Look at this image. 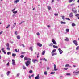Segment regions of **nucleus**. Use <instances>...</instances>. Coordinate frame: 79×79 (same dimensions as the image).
<instances>
[{
    "mask_svg": "<svg viewBox=\"0 0 79 79\" xmlns=\"http://www.w3.org/2000/svg\"><path fill=\"white\" fill-rule=\"evenodd\" d=\"M25 64L27 66H28L31 64V60H27L26 62H25Z\"/></svg>",
    "mask_w": 79,
    "mask_h": 79,
    "instance_id": "f257e3e1",
    "label": "nucleus"
},
{
    "mask_svg": "<svg viewBox=\"0 0 79 79\" xmlns=\"http://www.w3.org/2000/svg\"><path fill=\"white\" fill-rule=\"evenodd\" d=\"M73 43L75 44L76 46H77L78 45V44L77 42V41L76 40H74L73 41Z\"/></svg>",
    "mask_w": 79,
    "mask_h": 79,
    "instance_id": "f03ea898",
    "label": "nucleus"
},
{
    "mask_svg": "<svg viewBox=\"0 0 79 79\" xmlns=\"http://www.w3.org/2000/svg\"><path fill=\"white\" fill-rule=\"evenodd\" d=\"M72 11L74 13H77V10H76V8H74L73 9Z\"/></svg>",
    "mask_w": 79,
    "mask_h": 79,
    "instance_id": "7ed1b4c3",
    "label": "nucleus"
},
{
    "mask_svg": "<svg viewBox=\"0 0 79 79\" xmlns=\"http://www.w3.org/2000/svg\"><path fill=\"white\" fill-rule=\"evenodd\" d=\"M24 60L27 61H31V59L27 57H24Z\"/></svg>",
    "mask_w": 79,
    "mask_h": 79,
    "instance_id": "20e7f679",
    "label": "nucleus"
},
{
    "mask_svg": "<svg viewBox=\"0 0 79 79\" xmlns=\"http://www.w3.org/2000/svg\"><path fill=\"white\" fill-rule=\"evenodd\" d=\"M52 42H53V44L54 45H57V43H56V41H55L54 40L52 39Z\"/></svg>",
    "mask_w": 79,
    "mask_h": 79,
    "instance_id": "39448f33",
    "label": "nucleus"
},
{
    "mask_svg": "<svg viewBox=\"0 0 79 79\" xmlns=\"http://www.w3.org/2000/svg\"><path fill=\"white\" fill-rule=\"evenodd\" d=\"M58 50L60 52V54H62L63 53V51L61 49V48H59L58 49Z\"/></svg>",
    "mask_w": 79,
    "mask_h": 79,
    "instance_id": "423d86ee",
    "label": "nucleus"
},
{
    "mask_svg": "<svg viewBox=\"0 0 79 79\" xmlns=\"http://www.w3.org/2000/svg\"><path fill=\"white\" fill-rule=\"evenodd\" d=\"M69 16L70 18H72L73 16V13L72 12H71L69 15Z\"/></svg>",
    "mask_w": 79,
    "mask_h": 79,
    "instance_id": "0eeeda50",
    "label": "nucleus"
},
{
    "mask_svg": "<svg viewBox=\"0 0 79 79\" xmlns=\"http://www.w3.org/2000/svg\"><path fill=\"white\" fill-rule=\"evenodd\" d=\"M32 61L33 63H35L36 61H37V62L38 61L37 60V59H32Z\"/></svg>",
    "mask_w": 79,
    "mask_h": 79,
    "instance_id": "6e6552de",
    "label": "nucleus"
},
{
    "mask_svg": "<svg viewBox=\"0 0 79 79\" xmlns=\"http://www.w3.org/2000/svg\"><path fill=\"white\" fill-rule=\"evenodd\" d=\"M54 71H57L58 69H56V65L55 64H54Z\"/></svg>",
    "mask_w": 79,
    "mask_h": 79,
    "instance_id": "1a4fd4ad",
    "label": "nucleus"
},
{
    "mask_svg": "<svg viewBox=\"0 0 79 79\" xmlns=\"http://www.w3.org/2000/svg\"><path fill=\"white\" fill-rule=\"evenodd\" d=\"M37 45H38V46H39L40 47H42V44H41L39 43H37Z\"/></svg>",
    "mask_w": 79,
    "mask_h": 79,
    "instance_id": "9d476101",
    "label": "nucleus"
},
{
    "mask_svg": "<svg viewBox=\"0 0 79 79\" xmlns=\"http://www.w3.org/2000/svg\"><path fill=\"white\" fill-rule=\"evenodd\" d=\"M12 64L13 65H15V60L14 59H13L12 60Z\"/></svg>",
    "mask_w": 79,
    "mask_h": 79,
    "instance_id": "9b49d317",
    "label": "nucleus"
},
{
    "mask_svg": "<svg viewBox=\"0 0 79 79\" xmlns=\"http://www.w3.org/2000/svg\"><path fill=\"white\" fill-rule=\"evenodd\" d=\"M39 75L38 74L37 76L35 77V79H39Z\"/></svg>",
    "mask_w": 79,
    "mask_h": 79,
    "instance_id": "f8f14e48",
    "label": "nucleus"
},
{
    "mask_svg": "<svg viewBox=\"0 0 79 79\" xmlns=\"http://www.w3.org/2000/svg\"><path fill=\"white\" fill-rule=\"evenodd\" d=\"M10 73H11V71H8L7 72V76H8V75H9L10 74Z\"/></svg>",
    "mask_w": 79,
    "mask_h": 79,
    "instance_id": "ddd939ff",
    "label": "nucleus"
},
{
    "mask_svg": "<svg viewBox=\"0 0 79 79\" xmlns=\"http://www.w3.org/2000/svg\"><path fill=\"white\" fill-rule=\"evenodd\" d=\"M72 26L73 27H74V26H76V24H75V23H72Z\"/></svg>",
    "mask_w": 79,
    "mask_h": 79,
    "instance_id": "4468645a",
    "label": "nucleus"
},
{
    "mask_svg": "<svg viewBox=\"0 0 79 79\" xmlns=\"http://www.w3.org/2000/svg\"><path fill=\"white\" fill-rule=\"evenodd\" d=\"M55 52H56V49H54V50L52 51L51 52V53H54Z\"/></svg>",
    "mask_w": 79,
    "mask_h": 79,
    "instance_id": "2eb2a0df",
    "label": "nucleus"
},
{
    "mask_svg": "<svg viewBox=\"0 0 79 79\" xmlns=\"http://www.w3.org/2000/svg\"><path fill=\"white\" fill-rule=\"evenodd\" d=\"M48 9L49 10H51V7L50 6H47Z\"/></svg>",
    "mask_w": 79,
    "mask_h": 79,
    "instance_id": "dca6fc26",
    "label": "nucleus"
},
{
    "mask_svg": "<svg viewBox=\"0 0 79 79\" xmlns=\"http://www.w3.org/2000/svg\"><path fill=\"white\" fill-rule=\"evenodd\" d=\"M53 47L55 48H57L58 47V46H55V45H53Z\"/></svg>",
    "mask_w": 79,
    "mask_h": 79,
    "instance_id": "f3484780",
    "label": "nucleus"
},
{
    "mask_svg": "<svg viewBox=\"0 0 79 79\" xmlns=\"http://www.w3.org/2000/svg\"><path fill=\"white\" fill-rule=\"evenodd\" d=\"M45 51H44L42 52V54L43 55H44V54H45Z\"/></svg>",
    "mask_w": 79,
    "mask_h": 79,
    "instance_id": "a211bd4d",
    "label": "nucleus"
},
{
    "mask_svg": "<svg viewBox=\"0 0 79 79\" xmlns=\"http://www.w3.org/2000/svg\"><path fill=\"white\" fill-rule=\"evenodd\" d=\"M16 54H14V53L12 54V56L13 57H15L16 56Z\"/></svg>",
    "mask_w": 79,
    "mask_h": 79,
    "instance_id": "6ab92c4d",
    "label": "nucleus"
},
{
    "mask_svg": "<svg viewBox=\"0 0 79 79\" xmlns=\"http://www.w3.org/2000/svg\"><path fill=\"white\" fill-rule=\"evenodd\" d=\"M53 43H50L49 44V47H52V46H53Z\"/></svg>",
    "mask_w": 79,
    "mask_h": 79,
    "instance_id": "aec40b11",
    "label": "nucleus"
},
{
    "mask_svg": "<svg viewBox=\"0 0 79 79\" xmlns=\"http://www.w3.org/2000/svg\"><path fill=\"white\" fill-rule=\"evenodd\" d=\"M18 2H19V0H16L14 1V3H17Z\"/></svg>",
    "mask_w": 79,
    "mask_h": 79,
    "instance_id": "412c9836",
    "label": "nucleus"
},
{
    "mask_svg": "<svg viewBox=\"0 0 79 79\" xmlns=\"http://www.w3.org/2000/svg\"><path fill=\"white\" fill-rule=\"evenodd\" d=\"M57 55V53H54L52 54V56H54V55Z\"/></svg>",
    "mask_w": 79,
    "mask_h": 79,
    "instance_id": "4be33fe9",
    "label": "nucleus"
},
{
    "mask_svg": "<svg viewBox=\"0 0 79 79\" xmlns=\"http://www.w3.org/2000/svg\"><path fill=\"white\" fill-rule=\"evenodd\" d=\"M30 50H31V52H32V51H33V49H32V47H30Z\"/></svg>",
    "mask_w": 79,
    "mask_h": 79,
    "instance_id": "5701e85b",
    "label": "nucleus"
},
{
    "mask_svg": "<svg viewBox=\"0 0 79 79\" xmlns=\"http://www.w3.org/2000/svg\"><path fill=\"white\" fill-rule=\"evenodd\" d=\"M6 46L7 47H10V44H9V43H7Z\"/></svg>",
    "mask_w": 79,
    "mask_h": 79,
    "instance_id": "b1692460",
    "label": "nucleus"
},
{
    "mask_svg": "<svg viewBox=\"0 0 79 79\" xmlns=\"http://www.w3.org/2000/svg\"><path fill=\"white\" fill-rule=\"evenodd\" d=\"M17 39H18V40H19V39H20V36L19 35L17 36Z\"/></svg>",
    "mask_w": 79,
    "mask_h": 79,
    "instance_id": "393cba45",
    "label": "nucleus"
},
{
    "mask_svg": "<svg viewBox=\"0 0 79 79\" xmlns=\"http://www.w3.org/2000/svg\"><path fill=\"white\" fill-rule=\"evenodd\" d=\"M61 23V24H66V22H62V21H61L60 22Z\"/></svg>",
    "mask_w": 79,
    "mask_h": 79,
    "instance_id": "a878e982",
    "label": "nucleus"
},
{
    "mask_svg": "<svg viewBox=\"0 0 79 79\" xmlns=\"http://www.w3.org/2000/svg\"><path fill=\"white\" fill-rule=\"evenodd\" d=\"M66 32H69V29H66Z\"/></svg>",
    "mask_w": 79,
    "mask_h": 79,
    "instance_id": "bb28decb",
    "label": "nucleus"
},
{
    "mask_svg": "<svg viewBox=\"0 0 79 79\" xmlns=\"http://www.w3.org/2000/svg\"><path fill=\"white\" fill-rule=\"evenodd\" d=\"M24 55H21V56H20V57L21 58H24Z\"/></svg>",
    "mask_w": 79,
    "mask_h": 79,
    "instance_id": "cd10ccee",
    "label": "nucleus"
},
{
    "mask_svg": "<svg viewBox=\"0 0 79 79\" xmlns=\"http://www.w3.org/2000/svg\"><path fill=\"white\" fill-rule=\"evenodd\" d=\"M15 52H18L19 51V50L18 49V51L17 49H15Z\"/></svg>",
    "mask_w": 79,
    "mask_h": 79,
    "instance_id": "c85d7f7f",
    "label": "nucleus"
},
{
    "mask_svg": "<svg viewBox=\"0 0 79 79\" xmlns=\"http://www.w3.org/2000/svg\"><path fill=\"white\" fill-rule=\"evenodd\" d=\"M24 23V21H22L21 23H19V25H20L21 24H22V23Z\"/></svg>",
    "mask_w": 79,
    "mask_h": 79,
    "instance_id": "c756f323",
    "label": "nucleus"
},
{
    "mask_svg": "<svg viewBox=\"0 0 79 79\" xmlns=\"http://www.w3.org/2000/svg\"><path fill=\"white\" fill-rule=\"evenodd\" d=\"M79 49V46H77V47L76 48V50H77Z\"/></svg>",
    "mask_w": 79,
    "mask_h": 79,
    "instance_id": "7c9ffc66",
    "label": "nucleus"
},
{
    "mask_svg": "<svg viewBox=\"0 0 79 79\" xmlns=\"http://www.w3.org/2000/svg\"><path fill=\"white\" fill-rule=\"evenodd\" d=\"M65 19H66L68 20V21H70V19H69V18H66Z\"/></svg>",
    "mask_w": 79,
    "mask_h": 79,
    "instance_id": "2f4dec72",
    "label": "nucleus"
},
{
    "mask_svg": "<svg viewBox=\"0 0 79 79\" xmlns=\"http://www.w3.org/2000/svg\"><path fill=\"white\" fill-rule=\"evenodd\" d=\"M44 74L45 75H47V71H46L44 72Z\"/></svg>",
    "mask_w": 79,
    "mask_h": 79,
    "instance_id": "473e14b6",
    "label": "nucleus"
},
{
    "mask_svg": "<svg viewBox=\"0 0 79 79\" xmlns=\"http://www.w3.org/2000/svg\"><path fill=\"white\" fill-rule=\"evenodd\" d=\"M68 66H69V64H67L65 65V67H68Z\"/></svg>",
    "mask_w": 79,
    "mask_h": 79,
    "instance_id": "72a5a7b5",
    "label": "nucleus"
},
{
    "mask_svg": "<svg viewBox=\"0 0 79 79\" xmlns=\"http://www.w3.org/2000/svg\"><path fill=\"white\" fill-rule=\"evenodd\" d=\"M75 16H77V17H79V14H77L75 15Z\"/></svg>",
    "mask_w": 79,
    "mask_h": 79,
    "instance_id": "f704fd0d",
    "label": "nucleus"
},
{
    "mask_svg": "<svg viewBox=\"0 0 79 79\" xmlns=\"http://www.w3.org/2000/svg\"><path fill=\"white\" fill-rule=\"evenodd\" d=\"M29 73H33L32 70H31L29 71Z\"/></svg>",
    "mask_w": 79,
    "mask_h": 79,
    "instance_id": "c9c22d12",
    "label": "nucleus"
},
{
    "mask_svg": "<svg viewBox=\"0 0 79 79\" xmlns=\"http://www.w3.org/2000/svg\"><path fill=\"white\" fill-rule=\"evenodd\" d=\"M72 1H73V0H69V3H71V2H72Z\"/></svg>",
    "mask_w": 79,
    "mask_h": 79,
    "instance_id": "e433bc0d",
    "label": "nucleus"
},
{
    "mask_svg": "<svg viewBox=\"0 0 79 79\" xmlns=\"http://www.w3.org/2000/svg\"><path fill=\"white\" fill-rule=\"evenodd\" d=\"M55 72H52L50 74H55Z\"/></svg>",
    "mask_w": 79,
    "mask_h": 79,
    "instance_id": "4c0bfd02",
    "label": "nucleus"
},
{
    "mask_svg": "<svg viewBox=\"0 0 79 79\" xmlns=\"http://www.w3.org/2000/svg\"><path fill=\"white\" fill-rule=\"evenodd\" d=\"M66 41H69V39H68V38H66Z\"/></svg>",
    "mask_w": 79,
    "mask_h": 79,
    "instance_id": "58836bf2",
    "label": "nucleus"
},
{
    "mask_svg": "<svg viewBox=\"0 0 79 79\" xmlns=\"http://www.w3.org/2000/svg\"><path fill=\"white\" fill-rule=\"evenodd\" d=\"M7 55H9L11 54V52H7Z\"/></svg>",
    "mask_w": 79,
    "mask_h": 79,
    "instance_id": "ea45409f",
    "label": "nucleus"
},
{
    "mask_svg": "<svg viewBox=\"0 0 79 79\" xmlns=\"http://www.w3.org/2000/svg\"><path fill=\"white\" fill-rule=\"evenodd\" d=\"M54 15L56 16H58V14H54Z\"/></svg>",
    "mask_w": 79,
    "mask_h": 79,
    "instance_id": "a19ab883",
    "label": "nucleus"
},
{
    "mask_svg": "<svg viewBox=\"0 0 79 79\" xmlns=\"http://www.w3.org/2000/svg\"><path fill=\"white\" fill-rule=\"evenodd\" d=\"M7 50H10V48L9 47H8L7 48H6Z\"/></svg>",
    "mask_w": 79,
    "mask_h": 79,
    "instance_id": "79ce46f5",
    "label": "nucleus"
},
{
    "mask_svg": "<svg viewBox=\"0 0 79 79\" xmlns=\"http://www.w3.org/2000/svg\"><path fill=\"white\" fill-rule=\"evenodd\" d=\"M10 26V25H9L8 26H7L6 27V29H8V27H9Z\"/></svg>",
    "mask_w": 79,
    "mask_h": 79,
    "instance_id": "37998d69",
    "label": "nucleus"
},
{
    "mask_svg": "<svg viewBox=\"0 0 79 79\" xmlns=\"http://www.w3.org/2000/svg\"><path fill=\"white\" fill-rule=\"evenodd\" d=\"M62 18L63 19H64V16H62Z\"/></svg>",
    "mask_w": 79,
    "mask_h": 79,
    "instance_id": "c03bdc74",
    "label": "nucleus"
},
{
    "mask_svg": "<svg viewBox=\"0 0 79 79\" xmlns=\"http://www.w3.org/2000/svg\"><path fill=\"white\" fill-rule=\"evenodd\" d=\"M18 12L17 11H14V12H13V13H14V14H16V13H17V12Z\"/></svg>",
    "mask_w": 79,
    "mask_h": 79,
    "instance_id": "a18cd8bd",
    "label": "nucleus"
},
{
    "mask_svg": "<svg viewBox=\"0 0 79 79\" xmlns=\"http://www.w3.org/2000/svg\"><path fill=\"white\" fill-rule=\"evenodd\" d=\"M23 69H26V67L24 66H23Z\"/></svg>",
    "mask_w": 79,
    "mask_h": 79,
    "instance_id": "49530a36",
    "label": "nucleus"
},
{
    "mask_svg": "<svg viewBox=\"0 0 79 79\" xmlns=\"http://www.w3.org/2000/svg\"><path fill=\"white\" fill-rule=\"evenodd\" d=\"M16 24V23H14V25L13 26V27H15V25Z\"/></svg>",
    "mask_w": 79,
    "mask_h": 79,
    "instance_id": "de8ad7c7",
    "label": "nucleus"
},
{
    "mask_svg": "<svg viewBox=\"0 0 79 79\" xmlns=\"http://www.w3.org/2000/svg\"><path fill=\"white\" fill-rule=\"evenodd\" d=\"M15 34L16 35H18V32H17V31H15Z\"/></svg>",
    "mask_w": 79,
    "mask_h": 79,
    "instance_id": "09e8293b",
    "label": "nucleus"
},
{
    "mask_svg": "<svg viewBox=\"0 0 79 79\" xmlns=\"http://www.w3.org/2000/svg\"><path fill=\"white\" fill-rule=\"evenodd\" d=\"M2 52H3V53H4V54H6V52H5V51H3Z\"/></svg>",
    "mask_w": 79,
    "mask_h": 79,
    "instance_id": "8fccbe9b",
    "label": "nucleus"
},
{
    "mask_svg": "<svg viewBox=\"0 0 79 79\" xmlns=\"http://www.w3.org/2000/svg\"><path fill=\"white\" fill-rule=\"evenodd\" d=\"M43 60H44L45 61H47V59H46L45 58H44Z\"/></svg>",
    "mask_w": 79,
    "mask_h": 79,
    "instance_id": "3c124183",
    "label": "nucleus"
},
{
    "mask_svg": "<svg viewBox=\"0 0 79 79\" xmlns=\"http://www.w3.org/2000/svg\"><path fill=\"white\" fill-rule=\"evenodd\" d=\"M6 65L7 66H9V65H10V63L8 62L7 63V64H6Z\"/></svg>",
    "mask_w": 79,
    "mask_h": 79,
    "instance_id": "603ef678",
    "label": "nucleus"
},
{
    "mask_svg": "<svg viewBox=\"0 0 79 79\" xmlns=\"http://www.w3.org/2000/svg\"><path fill=\"white\" fill-rule=\"evenodd\" d=\"M66 75H67V76H69V75H71V74H70V73H67Z\"/></svg>",
    "mask_w": 79,
    "mask_h": 79,
    "instance_id": "864d4df0",
    "label": "nucleus"
},
{
    "mask_svg": "<svg viewBox=\"0 0 79 79\" xmlns=\"http://www.w3.org/2000/svg\"><path fill=\"white\" fill-rule=\"evenodd\" d=\"M37 35H40V33H39V32H38L37 34H36Z\"/></svg>",
    "mask_w": 79,
    "mask_h": 79,
    "instance_id": "5fc2aeb1",
    "label": "nucleus"
},
{
    "mask_svg": "<svg viewBox=\"0 0 79 79\" xmlns=\"http://www.w3.org/2000/svg\"><path fill=\"white\" fill-rule=\"evenodd\" d=\"M64 69L65 70H67L68 69V68H64Z\"/></svg>",
    "mask_w": 79,
    "mask_h": 79,
    "instance_id": "6e6d98bb",
    "label": "nucleus"
},
{
    "mask_svg": "<svg viewBox=\"0 0 79 79\" xmlns=\"http://www.w3.org/2000/svg\"><path fill=\"white\" fill-rule=\"evenodd\" d=\"M19 76V73H18L17 74V77H18Z\"/></svg>",
    "mask_w": 79,
    "mask_h": 79,
    "instance_id": "4d7b16f0",
    "label": "nucleus"
},
{
    "mask_svg": "<svg viewBox=\"0 0 79 79\" xmlns=\"http://www.w3.org/2000/svg\"><path fill=\"white\" fill-rule=\"evenodd\" d=\"M4 48H2V49H1V50H2V52H3V51H4Z\"/></svg>",
    "mask_w": 79,
    "mask_h": 79,
    "instance_id": "13d9d810",
    "label": "nucleus"
},
{
    "mask_svg": "<svg viewBox=\"0 0 79 79\" xmlns=\"http://www.w3.org/2000/svg\"><path fill=\"white\" fill-rule=\"evenodd\" d=\"M79 73V71L78 72H73V73Z\"/></svg>",
    "mask_w": 79,
    "mask_h": 79,
    "instance_id": "bf43d9fd",
    "label": "nucleus"
},
{
    "mask_svg": "<svg viewBox=\"0 0 79 79\" xmlns=\"http://www.w3.org/2000/svg\"><path fill=\"white\" fill-rule=\"evenodd\" d=\"M54 0H52L51 1V3H53L54 2Z\"/></svg>",
    "mask_w": 79,
    "mask_h": 79,
    "instance_id": "052dcab7",
    "label": "nucleus"
},
{
    "mask_svg": "<svg viewBox=\"0 0 79 79\" xmlns=\"http://www.w3.org/2000/svg\"><path fill=\"white\" fill-rule=\"evenodd\" d=\"M16 8H14V9L12 10V11H15V9Z\"/></svg>",
    "mask_w": 79,
    "mask_h": 79,
    "instance_id": "680f3d73",
    "label": "nucleus"
},
{
    "mask_svg": "<svg viewBox=\"0 0 79 79\" xmlns=\"http://www.w3.org/2000/svg\"><path fill=\"white\" fill-rule=\"evenodd\" d=\"M21 45H22V46H23V47H25L24 44H22V45H21L20 46H21Z\"/></svg>",
    "mask_w": 79,
    "mask_h": 79,
    "instance_id": "e2e57ef3",
    "label": "nucleus"
},
{
    "mask_svg": "<svg viewBox=\"0 0 79 79\" xmlns=\"http://www.w3.org/2000/svg\"><path fill=\"white\" fill-rule=\"evenodd\" d=\"M2 33H3L2 31H1V32H0V34H2Z\"/></svg>",
    "mask_w": 79,
    "mask_h": 79,
    "instance_id": "0e129e2a",
    "label": "nucleus"
},
{
    "mask_svg": "<svg viewBox=\"0 0 79 79\" xmlns=\"http://www.w3.org/2000/svg\"><path fill=\"white\" fill-rule=\"evenodd\" d=\"M47 69L48 70H49V69H50V68H49V67H48Z\"/></svg>",
    "mask_w": 79,
    "mask_h": 79,
    "instance_id": "69168bd1",
    "label": "nucleus"
},
{
    "mask_svg": "<svg viewBox=\"0 0 79 79\" xmlns=\"http://www.w3.org/2000/svg\"><path fill=\"white\" fill-rule=\"evenodd\" d=\"M29 77V79H31V76L30 75Z\"/></svg>",
    "mask_w": 79,
    "mask_h": 79,
    "instance_id": "338daca9",
    "label": "nucleus"
},
{
    "mask_svg": "<svg viewBox=\"0 0 79 79\" xmlns=\"http://www.w3.org/2000/svg\"><path fill=\"white\" fill-rule=\"evenodd\" d=\"M34 74H32V75H31V77H34Z\"/></svg>",
    "mask_w": 79,
    "mask_h": 79,
    "instance_id": "774afa93",
    "label": "nucleus"
}]
</instances>
